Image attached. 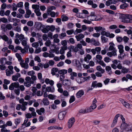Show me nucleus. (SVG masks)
Returning <instances> with one entry per match:
<instances>
[{
  "label": "nucleus",
  "instance_id": "obj_1",
  "mask_svg": "<svg viewBox=\"0 0 132 132\" xmlns=\"http://www.w3.org/2000/svg\"><path fill=\"white\" fill-rule=\"evenodd\" d=\"M97 101L96 98H94L92 102L91 105L89 107L85 109V110H80L79 112L80 113H86L91 112L93 110L95 109L97 107L96 103Z\"/></svg>",
  "mask_w": 132,
  "mask_h": 132
},
{
  "label": "nucleus",
  "instance_id": "obj_2",
  "mask_svg": "<svg viewBox=\"0 0 132 132\" xmlns=\"http://www.w3.org/2000/svg\"><path fill=\"white\" fill-rule=\"evenodd\" d=\"M130 15L128 14H122L120 17L122 20V21L123 22L128 23H132V21L131 20Z\"/></svg>",
  "mask_w": 132,
  "mask_h": 132
},
{
  "label": "nucleus",
  "instance_id": "obj_3",
  "mask_svg": "<svg viewBox=\"0 0 132 132\" xmlns=\"http://www.w3.org/2000/svg\"><path fill=\"white\" fill-rule=\"evenodd\" d=\"M75 121L74 117H72L69 119L67 122V127L69 129L71 128L73 125Z\"/></svg>",
  "mask_w": 132,
  "mask_h": 132
},
{
  "label": "nucleus",
  "instance_id": "obj_4",
  "mask_svg": "<svg viewBox=\"0 0 132 132\" xmlns=\"http://www.w3.org/2000/svg\"><path fill=\"white\" fill-rule=\"evenodd\" d=\"M34 27L37 30H39L42 29L43 27H44L45 26L40 22H36L35 23Z\"/></svg>",
  "mask_w": 132,
  "mask_h": 132
},
{
  "label": "nucleus",
  "instance_id": "obj_5",
  "mask_svg": "<svg viewBox=\"0 0 132 132\" xmlns=\"http://www.w3.org/2000/svg\"><path fill=\"white\" fill-rule=\"evenodd\" d=\"M19 86L18 82H16L12 83L9 87V89L11 90H13L14 88H18Z\"/></svg>",
  "mask_w": 132,
  "mask_h": 132
},
{
  "label": "nucleus",
  "instance_id": "obj_6",
  "mask_svg": "<svg viewBox=\"0 0 132 132\" xmlns=\"http://www.w3.org/2000/svg\"><path fill=\"white\" fill-rule=\"evenodd\" d=\"M49 52L50 53L47 52L43 53V56L45 57H49L50 58H53L54 57L55 55L51 53L52 52L51 51V50Z\"/></svg>",
  "mask_w": 132,
  "mask_h": 132
},
{
  "label": "nucleus",
  "instance_id": "obj_7",
  "mask_svg": "<svg viewBox=\"0 0 132 132\" xmlns=\"http://www.w3.org/2000/svg\"><path fill=\"white\" fill-rule=\"evenodd\" d=\"M120 116V114H118L115 116L111 126L112 127H114L116 125L117 122L118 118Z\"/></svg>",
  "mask_w": 132,
  "mask_h": 132
},
{
  "label": "nucleus",
  "instance_id": "obj_8",
  "mask_svg": "<svg viewBox=\"0 0 132 132\" xmlns=\"http://www.w3.org/2000/svg\"><path fill=\"white\" fill-rule=\"evenodd\" d=\"M92 86L94 87H101L102 84L101 82H98L97 81H95L92 82Z\"/></svg>",
  "mask_w": 132,
  "mask_h": 132
},
{
  "label": "nucleus",
  "instance_id": "obj_9",
  "mask_svg": "<svg viewBox=\"0 0 132 132\" xmlns=\"http://www.w3.org/2000/svg\"><path fill=\"white\" fill-rule=\"evenodd\" d=\"M66 113V112L64 111H63L60 112L58 115L59 119L60 120H63L64 119Z\"/></svg>",
  "mask_w": 132,
  "mask_h": 132
},
{
  "label": "nucleus",
  "instance_id": "obj_10",
  "mask_svg": "<svg viewBox=\"0 0 132 132\" xmlns=\"http://www.w3.org/2000/svg\"><path fill=\"white\" fill-rule=\"evenodd\" d=\"M129 125L126 123H122L121 126V129L123 130H125L126 131H129V130L128 129Z\"/></svg>",
  "mask_w": 132,
  "mask_h": 132
},
{
  "label": "nucleus",
  "instance_id": "obj_11",
  "mask_svg": "<svg viewBox=\"0 0 132 132\" xmlns=\"http://www.w3.org/2000/svg\"><path fill=\"white\" fill-rule=\"evenodd\" d=\"M63 128L62 127L56 126H51L48 128V129L50 130L54 129L61 130Z\"/></svg>",
  "mask_w": 132,
  "mask_h": 132
},
{
  "label": "nucleus",
  "instance_id": "obj_12",
  "mask_svg": "<svg viewBox=\"0 0 132 132\" xmlns=\"http://www.w3.org/2000/svg\"><path fill=\"white\" fill-rule=\"evenodd\" d=\"M117 51H114L111 52H108L107 53V55L110 57H111L113 56H116L117 55Z\"/></svg>",
  "mask_w": 132,
  "mask_h": 132
},
{
  "label": "nucleus",
  "instance_id": "obj_13",
  "mask_svg": "<svg viewBox=\"0 0 132 132\" xmlns=\"http://www.w3.org/2000/svg\"><path fill=\"white\" fill-rule=\"evenodd\" d=\"M84 92L83 90H79L76 93V97L78 98H80L84 94Z\"/></svg>",
  "mask_w": 132,
  "mask_h": 132
},
{
  "label": "nucleus",
  "instance_id": "obj_14",
  "mask_svg": "<svg viewBox=\"0 0 132 132\" xmlns=\"http://www.w3.org/2000/svg\"><path fill=\"white\" fill-rule=\"evenodd\" d=\"M31 35L32 37L36 38H39L41 37V35L39 33H36L35 32H32Z\"/></svg>",
  "mask_w": 132,
  "mask_h": 132
},
{
  "label": "nucleus",
  "instance_id": "obj_15",
  "mask_svg": "<svg viewBox=\"0 0 132 132\" xmlns=\"http://www.w3.org/2000/svg\"><path fill=\"white\" fill-rule=\"evenodd\" d=\"M109 45L110 46L109 48V50L110 51H117L116 48L115 47V45L113 43H110Z\"/></svg>",
  "mask_w": 132,
  "mask_h": 132
},
{
  "label": "nucleus",
  "instance_id": "obj_16",
  "mask_svg": "<svg viewBox=\"0 0 132 132\" xmlns=\"http://www.w3.org/2000/svg\"><path fill=\"white\" fill-rule=\"evenodd\" d=\"M24 61H21L20 62V64L22 67L24 68L25 69H27L28 68V63L24 62Z\"/></svg>",
  "mask_w": 132,
  "mask_h": 132
},
{
  "label": "nucleus",
  "instance_id": "obj_17",
  "mask_svg": "<svg viewBox=\"0 0 132 132\" xmlns=\"http://www.w3.org/2000/svg\"><path fill=\"white\" fill-rule=\"evenodd\" d=\"M120 101L122 103L123 105L127 108H129L130 107L129 104L122 99H120Z\"/></svg>",
  "mask_w": 132,
  "mask_h": 132
},
{
  "label": "nucleus",
  "instance_id": "obj_18",
  "mask_svg": "<svg viewBox=\"0 0 132 132\" xmlns=\"http://www.w3.org/2000/svg\"><path fill=\"white\" fill-rule=\"evenodd\" d=\"M94 29L96 31V32H97L104 30H105V28L104 27L100 26L95 27H94Z\"/></svg>",
  "mask_w": 132,
  "mask_h": 132
},
{
  "label": "nucleus",
  "instance_id": "obj_19",
  "mask_svg": "<svg viewBox=\"0 0 132 132\" xmlns=\"http://www.w3.org/2000/svg\"><path fill=\"white\" fill-rule=\"evenodd\" d=\"M91 43L95 46H99L100 45V43L98 41H96L94 38L91 39Z\"/></svg>",
  "mask_w": 132,
  "mask_h": 132
},
{
  "label": "nucleus",
  "instance_id": "obj_20",
  "mask_svg": "<svg viewBox=\"0 0 132 132\" xmlns=\"http://www.w3.org/2000/svg\"><path fill=\"white\" fill-rule=\"evenodd\" d=\"M15 37L16 38H19L20 41H22L24 38V36L22 34L19 35L18 33L15 34Z\"/></svg>",
  "mask_w": 132,
  "mask_h": 132
},
{
  "label": "nucleus",
  "instance_id": "obj_21",
  "mask_svg": "<svg viewBox=\"0 0 132 132\" xmlns=\"http://www.w3.org/2000/svg\"><path fill=\"white\" fill-rule=\"evenodd\" d=\"M45 82L47 84H50V85H53L54 84V82L52 80H50L48 78H46L45 80Z\"/></svg>",
  "mask_w": 132,
  "mask_h": 132
},
{
  "label": "nucleus",
  "instance_id": "obj_22",
  "mask_svg": "<svg viewBox=\"0 0 132 132\" xmlns=\"http://www.w3.org/2000/svg\"><path fill=\"white\" fill-rule=\"evenodd\" d=\"M68 48L67 46H62L61 47L60 50V54H63L65 53V51Z\"/></svg>",
  "mask_w": 132,
  "mask_h": 132
},
{
  "label": "nucleus",
  "instance_id": "obj_23",
  "mask_svg": "<svg viewBox=\"0 0 132 132\" xmlns=\"http://www.w3.org/2000/svg\"><path fill=\"white\" fill-rule=\"evenodd\" d=\"M90 78V76L87 77H82L80 78V81H81V84L85 82V81L89 80Z\"/></svg>",
  "mask_w": 132,
  "mask_h": 132
},
{
  "label": "nucleus",
  "instance_id": "obj_24",
  "mask_svg": "<svg viewBox=\"0 0 132 132\" xmlns=\"http://www.w3.org/2000/svg\"><path fill=\"white\" fill-rule=\"evenodd\" d=\"M55 88L54 87H51L48 86L46 87V92L53 93L55 91Z\"/></svg>",
  "mask_w": 132,
  "mask_h": 132
},
{
  "label": "nucleus",
  "instance_id": "obj_25",
  "mask_svg": "<svg viewBox=\"0 0 132 132\" xmlns=\"http://www.w3.org/2000/svg\"><path fill=\"white\" fill-rule=\"evenodd\" d=\"M21 44L22 45L24 46L25 49L27 50L29 46L27 44V41L26 40H23L22 41Z\"/></svg>",
  "mask_w": 132,
  "mask_h": 132
},
{
  "label": "nucleus",
  "instance_id": "obj_26",
  "mask_svg": "<svg viewBox=\"0 0 132 132\" xmlns=\"http://www.w3.org/2000/svg\"><path fill=\"white\" fill-rule=\"evenodd\" d=\"M92 58V56L90 54H88L86 55V56L84 57V61L87 62V63H88L89 61Z\"/></svg>",
  "mask_w": 132,
  "mask_h": 132
},
{
  "label": "nucleus",
  "instance_id": "obj_27",
  "mask_svg": "<svg viewBox=\"0 0 132 132\" xmlns=\"http://www.w3.org/2000/svg\"><path fill=\"white\" fill-rule=\"evenodd\" d=\"M84 37V35L81 34L75 36L77 40L78 41H79L81 39L83 38Z\"/></svg>",
  "mask_w": 132,
  "mask_h": 132
},
{
  "label": "nucleus",
  "instance_id": "obj_28",
  "mask_svg": "<svg viewBox=\"0 0 132 132\" xmlns=\"http://www.w3.org/2000/svg\"><path fill=\"white\" fill-rule=\"evenodd\" d=\"M45 111V109L43 108H41L39 110H37L36 112L39 115H41Z\"/></svg>",
  "mask_w": 132,
  "mask_h": 132
},
{
  "label": "nucleus",
  "instance_id": "obj_29",
  "mask_svg": "<svg viewBox=\"0 0 132 132\" xmlns=\"http://www.w3.org/2000/svg\"><path fill=\"white\" fill-rule=\"evenodd\" d=\"M118 48L119 49V52L120 54H122L124 52L123 50V46L121 45H118Z\"/></svg>",
  "mask_w": 132,
  "mask_h": 132
},
{
  "label": "nucleus",
  "instance_id": "obj_30",
  "mask_svg": "<svg viewBox=\"0 0 132 132\" xmlns=\"http://www.w3.org/2000/svg\"><path fill=\"white\" fill-rule=\"evenodd\" d=\"M26 13L24 15V16L26 18H29L31 13V11L30 10H26Z\"/></svg>",
  "mask_w": 132,
  "mask_h": 132
},
{
  "label": "nucleus",
  "instance_id": "obj_31",
  "mask_svg": "<svg viewBox=\"0 0 132 132\" xmlns=\"http://www.w3.org/2000/svg\"><path fill=\"white\" fill-rule=\"evenodd\" d=\"M2 39L5 42H7L8 41L9 38L5 35H0V39Z\"/></svg>",
  "mask_w": 132,
  "mask_h": 132
},
{
  "label": "nucleus",
  "instance_id": "obj_32",
  "mask_svg": "<svg viewBox=\"0 0 132 132\" xmlns=\"http://www.w3.org/2000/svg\"><path fill=\"white\" fill-rule=\"evenodd\" d=\"M70 78L71 79L73 80L74 79L75 77H76L77 76V74L76 72H72L70 74Z\"/></svg>",
  "mask_w": 132,
  "mask_h": 132
},
{
  "label": "nucleus",
  "instance_id": "obj_33",
  "mask_svg": "<svg viewBox=\"0 0 132 132\" xmlns=\"http://www.w3.org/2000/svg\"><path fill=\"white\" fill-rule=\"evenodd\" d=\"M106 70L107 73L109 74H111L112 73L111 69L110 67L107 66L106 67Z\"/></svg>",
  "mask_w": 132,
  "mask_h": 132
},
{
  "label": "nucleus",
  "instance_id": "obj_34",
  "mask_svg": "<svg viewBox=\"0 0 132 132\" xmlns=\"http://www.w3.org/2000/svg\"><path fill=\"white\" fill-rule=\"evenodd\" d=\"M131 0H113L112 1V3L115 4L116 3L119 2L121 1L122 3H125L126 1L129 2Z\"/></svg>",
  "mask_w": 132,
  "mask_h": 132
},
{
  "label": "nucleus",
  "instance_id": "obj_35",
  "mask_svg": "<svg viewBox=\"0 0 132 132\" xmlns=\"http://www.w3.org/2000/svg\"><path fill=\"white\" fill-rule=\"evenodd\" d=\"M96 69L97 70L100 71L102 73H103L105 72L104 70L102 69L100 65L97 66L96 67Z\"/></svg>",
  "mask_w": 132,
  "mask_h": 132
},
{
  "label": "nucleus",
  "instance_id": "obj_36",
  "mask_svg": "<svg viewBox=\"0 0 132 132\" xmlns=\"http://www.w3.org/2000/svg\"><path fill=\"white\" fill-rule=\"evenodd\" d=\"M58 71V69L56 68H54L52 69L51 73L53 75H54Z\"/></svg>",
  "mask_w": 132,
  "mask_h": 132
},
{
  "label": "nucleus",
  "instance_id": "obj_37",
  "mask_svg": "<svg viewBox=\"0 0 132 132\" xmlns=\"http://www.w3.org/2000/svg\"><path fill=\"white\" fill-rule=\"evenodd\" d=\"M25 80L26 82H29L30 83H32V84L34 83V81L32 80L30 77H29L27 76L26 77L25 79Z\"/></svg>",
  "mask_w": 132,
  "mask_h": 132
},
{
  "label": "nucleus",
  "instance_id": "obj_38",
  "mask_svg": "<svg viewBox=\"0 0 132 132\" xmlns=\"http://www.w3.org/2000/svg\"><path fill=\"white\" fill-rule=\"evenodd\" d=\"M15 55L16 57L18 59V60L19 62L24 61V60L22 59L21 55L19 54L16 53L15 54Z\"/></svg>",
  "mask_w": 132,
  "mask_h": 132
},
{
  "label": "nucleus",
  "instance_id": "obj_39",
  "mask_svg": "<svg viewBox=\"0 0 132 132\" xmlns=\"http://www.w3.org/2000/svg\"><path fill=\"white\" fill-rule=\"evenodd\" d=\"M46 27L49 30H51L52 31H53L55 29V26L53 25L51 26H46Z\"/></svg>",
  "mask_w": 132,
  "mask_h": 132
},
{
  "label": "nucleus",
  "instance_id": "obj_40",
  "mask_svg": "<svg viewBox=\"0 0 132 132\" xmlns=\"http://www.w3.org/2000/svg\"><path fill=\"white\" fill-rule=\"evenodd\" d=\"M58 72V73L60 74L64 75L67 73V71L65 69H62L59 70Z\"/></svg>",
  "mask_w": 132,
  "mask_h": 132
},
{
  "label": "nucleus",
  "instance_id": "obj_41",
  "mask_svg": "<svg viewBox=\"0 0 132 132\" xmlns=\"http://www.w3.org/2000/svg\"><path fill=\"white\" fill-rule=\"evenodd\" d=\"M62 20L63 21H65L68 20V18L65 15H62L61 17Z\"/></svg>",
  "mask_w": 132,
  "mask_h": 132
},
{
  "label": "nucleus",
  "instance_id": "obj_42",
  "mask_svg": "<svg viewBox=\"0 0 132 132\" xmlns=\"http://www.w3.org/2000/svg\"><path fill=\"white\" fill-rule=\"evenodd\" d=\"M129 70V69L127 68H126L123 67L121 69V72L123 73H127Z\"/></svg>",
  "mask_w": 132,
  "mask_h": 132
},
{
  "label": "nucleus",
  "instance_id": "obj_43",
  "mask_svg": "<svg viewBox=\"0 0 132 132\" xmlns=\"http://www.w3.org/2000/svg\"><path fill=\"white\" fill-rule=\"evenodd\" d=\"M43 102L44 104L45 105H48L49 104L48 100L46 98H44L43 99Z\"/></svg>",
  "mask_w": 132,
  "mask_h": 132
},
{
  "label": "nucleus",
  "instance_id": "obj_44",
  "mask_svg": "<svg viewBox=\"0 0 132 132\" xmlns=\"http://www.w3.org/2000/svg\"><path fill=\"white\" fill-rule=\"evenodd\" d=\"M6 73L7 76H10L11 74H13V71H11L8 69H6Z\"/></svg>",
  "mask_w": 132,
  "mask_h": 132
},
{
  "label": "nucleus",
  "instance_id": "obj_45",
  "mask_svg": "<svg viewBox=\"0 0 132 132\" xmlns=\"http://www.w3.org/2000/svg\"><path fill=\"white\" fill-rule=\"evenodd\" d=\"M56 95L52 94H50L48 95V97L50 99L52 100H54L56 98Z\"/></svg>",
  "mask_w": 132,
  "mask_h": 132
},
{
  "label": "nucleus",
  "instance_id": "obj_46",
  "mask_svg": "<svg viewBox=\"0 0 132 132\" xmlns=\"http://www.w3.org/2000/svg\"><path fill=\"white\" fill-rule=\"evenodd\" d=\"M39 5L37 4H34L32 5V8L35 10H37L39 9Z\"/></svg>",
  "mask_w": 132,
  "mask_h": 132
},
{
  "label": "nucleus",
  "instance_id": "obj_47",
  "mask_svg": "<svg viewBox=\"0 0 132 132\" xmlns=\"http://www.w3.org/2000/svg\"><path fill=\"white\" fill-rule=\"evenodd\" d=\"M34 12L36 13V15L37 16H39L41 15V13L40 12L39 9L37 10H35Z\"/></svg>",
  "mask_w": 132,
  "mask_h": 132
},
{
  "label": "nucleus",
  "instance_id": "obj_48",
  "mask_svg": "<svg viewBox=\"0 0 132 132\" xmlns=\"http://www.w3.org/2000/svg\"><path fill=\"white\" fill-rule=\"evenodd\" d=\"M63 95L66 97H68L69 96V92L66 90L63 91L62 93Z\"/></svg>",
  "mask_w": 132,
  "mask_h": 132
},
{
  "label": "nucleus",
  "instance_id": "obj_49",
  "mask_svg": "<svg viewBox=\"0 0 132 132\" xmlns=\"http://www.w3.org/2000/svg\"><path fill=\"white\" fill-rule=\"evenodd\" d=\"M31 45L34 47L37 48L39 46V43L37 42H34L32 43Z\"/></svg>",
  "mask_w": 132,
  "mask_h": 132
},
{
  "label": "nucleus",
  "instance_id": "obj_50",
  "mask_svg": "<svg viewBox=\"0 0 132 132\" xmlns=\"http://www.w3.org/2000/svg\"><path fill=\"white\" fill-rule=\"evenodd\" d=\"M51 42L50 40H47L45 43V44L47 46L50 47V45L53 46V45H51Z\"/></svg>",
  "mask_w": 132,
  "mask_h": 132
},
{
  "label": "nucleus",
  "instance_id": "obj_51",
  "mask_svg": "<svg viewBox=\"0 0 132 132\" xmlns=\"http://www.w3.org/2000/svg\"><path fill=\"white\" fill-rule=\"evenodd\" d=\"M75 100V98L74 96L72 95L70 96V99L69 101V102L71 103Z\"/></svg>",
  "mask_w": 132,
  "mask_h": 132
},
{
  "label": "nucleus",
  "instance_id": "obj_52",
  "mask_svg": "<svg viewBox=\"0 0 132 132\" xmlns=\"http://www.w3.org/2000/svg\"><path fill=\"white\" fill-rule=\"evenodd\" d=\"M75 63V65L77 67H79L81 65V64L79 61L78 60H75L74 62Z\"/></svg>",
  "mask_w": 132,
  "mask_h": 132
},
{
  "label": "nucleus",
  "instance_id": "obj_53",
  "mask_svg": "<svg viewBox=\"0 0 132 132\" xmlns=\"http://www.w3.org/2000/svg\"><path fill=\"white\" fill-rule=\"evenodd\" d=\"M44 27H43V28L42 29H41L40 30L42 31V32L44 33H46L48 32L49 31V30L47 28H44Z\"/></svg>",
  "mask_w": 132,
  "mask_h": 132
},
{
  "label": "nucleus",
  "instance_id": "obj_54",
  "mask_svg": "<svg viewBox=\"0 0 132 132\" xmlns=\"http://www.w3.org/2000/svg\"><path fill=\"white\" fill-rule=\"evenodd\" d=\"M89 17L90 18V20L92 21H95L98 20L99 19H96V16H89Z\"/></svg>",
  "mask_w": 132,
  "mask_h": 132
},
{
  "label": "nucleus",
  "instance_id": "obj_55",
  "mask_svg": "<svg viewBox=\"0 0 132 132\" xmlns=\"http://www.w3.org/2000/svg\"><path fill=\"white\" fill-rule=\"evenodd\" d=\"M101 38L103 43H104L106 42L107 41V39L105 37L103 36H101Z\"/></svg>",
  "mask_w": 132,
  "mask_h": 132
},
{
  "label": "nucleus",
  "instance_id": "obj_56",
  "mask_svg": "<svg viewBox=\"0 0 132 132\" xmlns=\"http://www.w3.org/2000/svg\"><path fill=\"white\" fill-rule=\"evenodd\" d=\"M20 122V120L19 118L15 119L14 120V123L17 126L18 125Z\"/></svg>",
  "mask_w": 132,
  "mask_h": 132
},
{
  "label": "nucleus",
  "instance_id": "obj_57",
  "mask_svg": "<svg viewBox=\"0 0 132 132\" xmlns=\"http://www.w3.org/2000/svg\"><path fill=\"white\" fill-rule=\"evenodd\" d=\"M29 3L28 2H25L24 4L25 9L26 10H29Z\"/></svg>",
  "mask_w": 132,
  "mask_h": 132
},
{
  "label": "nucleus",
  "instance_id": "obj_58",
  "mask_svg": "<svg viewBox=\"0 0 132 132\" xmlns=\"http://www.w3.org/2000/svg\"><path fill=\"white\" fill-rule=\"evenodd\" d=\"M63 84L64 85L67 86L69 84V81L67 80H64L63 81Z\"/></svg>",
  "mask_w": 132,
  "mask_h": 132
},
{
  "label": "nucleus",
  "instance_id": "obj_59",
  "mask_svg": "<svg viewBox=\"0 0 132 132\" xmlns=\"http://www.w3.org/2000/svg\"><path fill=\"white\" fill-rule=\"evenodd\" d=\"M99 64L101 65L103 67H105L106 66V64L102 61H101L98 62Z\"/></svg>",
  "mask_w": 132,
  "mask_h": 132
},
{
  "label": "nucleus",
  "instance_id": "obj_60",
  "mask_svg": "<svg viewBox=\"0 0 132 132\" xmlns=\"http://www.w3.org/2000/svg\"><path fill=\"white\" fill-rule=\"evenodd\" d=\"M82 31V30L81 29H77L74 32V34L75 35H77L78 33L81 32Z\"/></svg>",
  "mask_w": 132,
  "mask_h": 132
},
{
  "label": "nucleus",
  "instance_id": "obj_61",
  "mask_svg": "<svg viewBox=\"0 0 132 132\" xmlns=\"http://www.w3.org/2000/svg\"><path fill=\"white\" fill-rule=\"evenodd\" d=\"M34 60L38 62H40L41 61V59L38 56H36L34 58Z\"/></svg>",
  "mask_w": 132,
  "mask_h": 132
},
{
  "label": "nucleus",
  "instance_id": "obj_62",
  "mask_svg": "<svg viewBox=\"0 0 132 132\" xmlns=\"http://www.w3.org/2000/svg\"><path fill=\"white\" fill-rule=\"evenodd\" d=\"M84 14L83 13H77L76 14V16L79 18H84V16H83V15Z\"/></svg>",
  "mask_w": 132,
  "mask_h": 132
},
{
  "label": "nucleus",
  "instance_id": "obj_63",
  "mask_svg": "<svg viewBox=\"0 0 132 132\" xmlns=\"http://www.w3.org/2000/svg\"><path fill=\"white\" fill-rule=\"evenodd\" d=\"M27 24L28 26L31 27L33 26L34 22L33 21H30L27 22Z\"/></svg>",
  "mask_w": 132,
  "mask_h": 132
},
{
  "label": "nucleus",
  "instance_id": "obj_64",
  "mask_svg": "<svg viewBox=\"0 0 132 132\" xmlns=\"http://www.w3.org/2000/svg\"><path fill=\"white\" fill-rule=\"evenodd\" d=\"M104 61L106 63H109L111 61V59L108 57H106L104 58Z\"/></svg>",
  "mask_w": 132,
  "mask_h": 132
}]
</instances>
